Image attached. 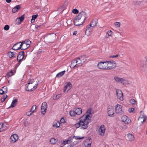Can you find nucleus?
I'll return each instance as SVG.
<instances>
[{
	"label": "nucleus",
	"mask_w": 147,
	"mask_h": 147,
	"mask_svg": "<svg viewBox=\"0 0 147 147\" xmlns=\"http://www.w3.org/2000/svg\"><path fill=\"white\" fill-rule=\"evenodd\" d=\"M37 85V82L35 81L34 79H31L26 85V90L28 91H32L36 89Z\"/></svg>",
	"instance_id": "2"
},
{
	"label": "nucleus",
	"mask_w": 147,
	"mask_h": 147,
	"mask_svg": "<svg viewBox=\"0 0 147 147\" xmlns=\"http://www.w3.org/2000/svg\"><path fill=\"white\" fill-rule=\"evenodd\" d=\"M69 113L70 115L72 117H75L76 116V113H75V111L74 110H72L71 111L69 112Z\"/></svg>",
	"instance_id": "38"
},
{
	"label": "nucleus",
	"mask_w": 147,
	"mask_h": 147,
	"mask_svg": "<svg viewBox=\"0 0 147 147\" xmlns=\"http://www.w3.org/2000/svg\"><path fill=\"white\" fill-rule=\"evenodd\" d=\"M61 96V94L56 95L54 94L52 97L53 99L54 100H57L60 98Z\"/></svg>",
	"instance_id": "31"
},
{
	"label": "nucleus",
	"mask_w": 147,
	"mask_h": 147,
	"mask_svg": "<svg viewBox=\"0 0 147 147\" xmlns=\"http://www.w3.org/2000/svg\"><path fill=\"white\" fill-rule=\"evenodd\" d=\"M71 87L72 84L70 82H68L66 83L64 86L63 92H67L71 89Z\"/></svg>",
	"instance_id": "12"
},
{
	"label": "nucleus",
	"mask_w": 147,
	"mask_h": 147,
	"mask_svg": "<svg viewBox=\"0 0 147 147\" xmlns=\"http://www.w3.org/2000/svg\"><path fill=\"white\" fill-rule=\"evenodd\" d=\"M14 74V73L13 72L12 70H11L9 72L7 73L5 77L7 78H8L9 77H11Z\"/></svg>",
	"instance_id": "36"
},
{
	"label": "nucleus",
	"mask_w": 147,
	"mask_h": 147,
	"mask_svg": "<svg viewBox=\"0 0 147 147\" xmlns=\"http://www.w3.org/2000/svg\"><path fill=\"white\" fill-rule=\"evenodd\" d=\"M20 8V5H18L14 7L12 9V11L13 13H15L16 12L18 9Z\"/></svg>",
	"instance_id": "33"
},
{
	"label": "nucleus",
	"mask_w": 147,
	"mask_h": 147,
	"mask_svg": "<svg viewBox=\"0 0 147 147\" xmlns=\"http://www.w3.org/2000/svg\"><path fill=\"white\" fill-rule=\"evenodd\" d=\"M2 90H3L4 92L6 93L7 92V88L6 87L4 86L2 88Z\"/></svg>",
	"instance_id": "54"
},
{
	"label": "nucleus",
	"mask_w": 147,
	"mask_h": 147,
	"mask_svg": "<svg viewBox=\"0 0 147 147\" xmlns=\"http://www.w3.org/2000/svg\"><path fill=\"white\" fill-rule=\"evenodd\" d=\"M97 24V22L96 20H92L90 24V27H91L92 28H93L94 26H96Z\"/></svg>",
	"instance_id": "35"
},
{
	"label": "nucleus",
	"mask_w": 147,
	"mask_h": 147,
	"mask_svg": "<svg viewBox=\"0 0 147 147\" xmlns=\"http://www.w3.org/2000/svg\"><path fill=\"white\" fill-rule=\"evenodd\" d=\"M23 42H24L27 46V47H29L31 44V41L29 40L26 39Z\"/></svg>",
	"instance_id": "40"
},
{
	"label": "nucleus",
	"mask_w": 147,
	"mask_h": 147,
	"mask_svg": "<svg viewBox=\"0 0 147 147\" xmlns=\"http://www.w3.org/2000/svg\"><path fill=\"white\" fill-rule=\"evenodd\" d=\"M128 111L129 113H134L135 112V109L134 108H131L130 109H129L128 110Z\"/></svg>",
	"instance_id": "48"
},
{
	"label": "nucleus",
	"mask_w": 147,
	"mask_h": 147,
	"mask_svg": "<svg viewBox=\"0 0 147 147\" xmlns=\"http://www.w3.org/2000/svg\"><path fill=\"white\" fill-rule=\"evenodd\" d=\"M6 123H0V132L6 130L7 128Z\"/></svg>",
	"instance_id": "17"
},
{
	"label": "nucleus",
	"mask_w": 147,
	"mask_h": 147,
	"mask_svg": "<svg viewBox=\"0 0 147 147\" xmlns=\"http://www.w3.org/2000/svg\"><path fill=\"white\" fill-rule=\"evenodd\" d=\"M121 121L126 124H129L131 123V120L125 115H123L121 117Z\"/></svg>",
	"instance_id": "13"
},
{
	"label": "nucleus",
	"mask_w": 147,
	"mask_h": 147,
	"mask_svg": "<svg viewBox=\"0 0 147 147\" xmlns=\"http://www.w3.org/2000/svg\"><path fill=\"white\" fill-rule=\"evenodd\" d=\"M74 138H75L76 140H80L84 138V137H81L79 136H74L72 137V139Z\"/></svg>",
	"instance_id": "44"
},
{
	"label": "nucleus",
	"mask_w": 147,
	"mask_h": 147,
	"mask_svg": "<svg viewBox=\"0 0 147 147\" xmlns=\"http://www.w3.org/2000/svg\"><path fill=\"white\" fill-rule=\"evenodd\" d=\"M78 67L81 66L87 60L85 55H83L75 59Z\"/></svg>",
	"instance_id": "3"
},
{
	"label": "nucleus",
	"mask_w": 147,
	"mask_h": 147,
	"mask_svg": "<svg viewBox=\"0 0 147 147\" xmlns=\"http://www.w3.org/2000/svg\"><path fill=\"white\" fill-rule=\"evenodd\" d=\"M24 15H22L19 18H17L16 20V23L17 24H20L24 19Z\"/></svg>",
	"instance_id": "19"
},
{
	"label": "nucleus",
	"mask_w": 147,
	"mask_h": 147,
	"mask_svg": "<svg viewBox=\"0 0 147 147\" xmlns=\"http://www.w3.org/2000/svg\"><path fill=\"white\" fill-rule=\"evenodd\" d=\"M16 53L15 52H9L8 53V55L10 57H12L15 56H16Z\"/></svg>",
	"instance_id": "37"
},
{
	"label": "nucleus",
	"mask_w": 147,
	"mask_h": 147,
	"mask_svg": "<svg viewBox=\"0 0 147 147\" xmlns=\"http://www.w3.org/2000/svg\"><path fill=\"white\" fill-rule=\"evenodd\" d=\"M93 28L91 27H88L86 31V35L87 36H89L91 34L92 30Z\"/></svg>",
	"instance_id": "24"
},
{
	"label": "nucleus",
	"mask_w": 147,
	"mask_h": 147,
	"mask_svg": "<svg viewBox=\"0 0 147 147\" xmlns=\"http://www.w3.org/2000/svg\"><path fill=\"white\" fill-rule=\"evenodd\" d=\"M92 141L90 138L86 139L84 142V144L86 147H90L91 146Z\"/></svg>",
	"instance_id": "16"
},
{
	"label": "nucleus",
	"mask_w": 147,
	"mask_h": 147,
	"mask_svg": "<svg viewBox=\"0 0 147 147\" xmlns=\"http://www.w3.org/2000/svg\"><path fill=\"white\" fill-rule=\"evenodd\" d=\"M24 53L23 51H21L19 53V54L18 56L17 60L19 61V62L24 58Z\"/></svg>",
	"instance_id": "22"
},
{
	"label": "nucleus",
	"mask_w": 147,
	"mask_h": 147,
	"mask_svg": "<svg viewBox=\"0 0 147 147\" xmlns=\"http://www.w3.org/2000/svg\"><path fill=\"white\" fill-rule=\"evenodd\" d=\"M124 36V35H121V36Z\"/></svg>",
	"instance_id": "64"
},
{
	"label": "nucleus",
	"mask_w": 147,
	"mask_h": 147,
	"mask_svg": "<svg viewBox=\"0 0 147 147\" xmlns=\"http://www.w3.org/2000/svg\"><path fill=\"white\" fill-rule=\"evenodd\" d=\"M119 56V55L118 54L116 55H112L110 56V58H116L117 57Z\"/></svg>",
	"instance_id": "56"
},
{
	"label": "nucleus",
	"mask_w": 147,
	"mask_h": 147,
	"mask_svg": "<svg viewBox=\"0 0 147 147\" xmlns=\"http://www.w3.org/2000/svg\"><path fill=\"white\" fill-rule=\"evenodd\" d=\"M120 83L124 85H126L129 84V82L127 80L123 78H122Z\"/></svg>",
	"instance_id": "30"
},
{
	"label": "nucleus",
	"mask_w": 147,
	"mask_h": 147,
	"mask_svg": "<svg viewBox=\"0 0 147 147\" xmlns=\"http://www.w3.org/2000/svg\"><path fill=\"white\" fill-rule=\"evenodd\" d=\"M97 67L100 69L107 70V61L98 62Z\"/></svg>",
	"instance_id": "7"
},
{
	"label": "nucleus",
	"mask_w": 147,
	"mask_h": 147,
	"mask_svg": "<svg viewBox=\"0 0 147 147\" xmlns=\"http://www.w3.org/2000/svg\"><path fill=\"white\" fill-rule=\"evenodd\" d=\"M113 32L111 30L108 31L106 33L107 34H108L109 36H112Z\"/></svg>",
	"instance_id": "45"
},
{
	"label": "nucleus",
	"mask_w": 147,
	"mask_h": 147,
	"mask_svg": "<svg viewBox=\"0 0 147 147\" xmlns=\"http://www.w3.org/2000/svg\"><path fill=\"white\" fill-rule=\"evenodd\" d=\"M77 144L78 142L77 141H75L71 144L70 146L73 147L75 145H76Z\"/></svg>",
	"instance_id": "51"
},
{
	"label": "nucleus",
	"mask_w": 147,
	"mask_h": 147,
	"mask_svg": "<svg viewBox=\"0 0 147 147\" xmlns=\"http://www.w3.org/2000/svg\"><path fill=\"white\" fill-rule=\"evenodd\" d=\"M57 140L53 138H51L50 141V143L52 144H55L57 142Z\"/></svg>",
	"instance_id": "42"
},
{
	"label": "nucleus",
	"mask_w": 147,
	"mask_h": 147,
	"mask_svg": "<svg viewBox=\"0 0 147 147\" xmlns=\"http://www.w3.org/2000/svg\"><path fill=\"white\" fill-rule=\"evenodd\" d=\"M122 78L117 76H115L114 78V80L116 82L120 83H121Z\"/></svg>",
	"instance_id": "34"
},
{
	"label": "nucleus",
	"mask_w": 147,
	"mask_h": 147,
	"mask_svg": "<svg viewBox=\"0 0 147 147\" xmlns=\"http://www.w3.org/2000/svg\"><path fill=\"white\" fill-rule=\"evenodd\" d=\"M18 139V135L14 134L11 136L10 137V142L12 143H14L16 142Z\"/></svg>",
	"instance_id": "15"
},
{
	"label": "nucleus",
	"mask_w": 147,
	"mask_h": 147,
	"mask_svg": "<svg viewBox=\"0 0 147 147\" xmlns=\"http://www.w3.org/2000/svg\"><path fill=\"white\" fill-rule=\"evenodd\" d=\"M86 17V13L82 11L75 18L79 19L80 20H81V22H80L82 23V22H84Z\"/></svg>",
	"instance_id": "5"
},
{
	"label": "nucleus",
	"mask_w": 147,
	"mask_h": 147,
	"mask_svg": "<svg viewBox=\"0 0 147 147\" xmlns=\"http://www.w3.org/2000/svg\"><path fill=\"white\" fill-rule=\"evenodd\" d=\"M115 111L116 113L119 115H121L123 113L122 107L119 104H117L115 107Z\"/></svg>",
	"instance_id": "10"
},
{
	"label": "nucleus",
	"mask_w": 147,
	"mask_h": 147,
	"mask_svg": "<svg viewBox=\"0 0 147 147\" xmlns=\"http://www.w3.org/2000/svg\"><path fill=\"white\" fill-rule=\"evenodd\" d=\"M60 125V123L57 121H55L53 124V127L55 128L56 129L59 127Z\"/></svg>",
	"instance_id": "23"
},
{
	"label": "nucleus",
	"mask_w": 147,
	"mask_h": 147,
	"mask_svg": "<svg viewBox=\"0 0 147 147\" xmlns=\"http://www.w3.org/2000/svg\"><path fill=\"white\" fill-rule=\"evenodd\" d=\"M77 31H74L73 33V35H76V34H77Z\"/></svg>",
	"instance_id": "58"
},
{
	"label": "nucleus",
	"mask_w": 147,
	"mask_h": 147,
	"mask_svg": "<svg viewBox=\"0 0 147 147\" xmlns=\"http://www.w3.org/2000/svg\"><path fill=\"white\" fill-rule=\"evenodd\" d=\"M9 25H6L5 26L4 28V29L5 30H8L9 29Z\"/></svg>",
	"instance_id": "52"
},
{
	"label": "nucleus",
	"mask_w": 147,
	"mask_h": 147,
	"mask_svg": "<svg viewBox=\"0 0 147 147\" xmlns=\"http://www.w3.org/2000/svg\"><path fill=\"white\" fill-rule=\"evenodd\" d=\"M81 20H80L79 19L75 18L74 21V25L77 26H79L82 25L84 22H82L81 23L80 22H81Z\"/></svg>",
	"instance_id": "18"
},
{
	"label": "nucleus",
	"mask_w": 147,
	"mask_h": 147,
	"mask_svg": "<svg viewBox=\"0 0 147 147\" xmlns=\"http://www.w3.org/2000/svg\"><path fill=\"white\" fill-rule=\"evenodd\" d=\"M75 67H78L77 63L76 62V60L75 59L71 61L70 65V67L71 68H73Z\"/></svg>",
	"instance_id": "25"
},
{
	"label": "nucleus",
	"mask_w": 147,
	"mask_h": 147,
	"mask_svg": "<svg viewBox=\"0 0 147 147\" xmlns=\"http://www.w3.org/2000/svg\"><path fill=\"white\" fill-rule=\"evenodd\" d=\"M21 49L24 50L26 49L28 47H27V45L23 41L21 42Z\"/></svg>",
	"instance_id": "28"
},
{
	"label": "nucleus",
	"mask_w": 147,
	"mask_h": 147,
	"mask_svg": "<svg viewBox=\"0 0 147 147\" xmlns=\"http://www.w3.org/2000/svg\"><path fill=\"white\" fill-rule=\"evenodd\" d=\"M38 15L36 14L35 15H33L32 16V18L31 20V23H34L35 22V19L38 17Z\"/></svg>",
	"instance_id": "41"
},
{
	"label": "nucleus",
	"mask_w": 147,
	"mask_h": 147,
	"mask_svg": "<svg viewBox=\"0 0 147 147\" xmlns=\"http://www.w3.org/2000/svg\"><path fill=\"white\" fill-rule=\"evenodd\" d=\"M124 127L125 129L127 128V126L126 125L124 126Z\"/></svg>",
	"instance_id": "61"
},
{
	"label": "nucleus",
	"mask_w": 147,
	"mask_h": 147,
	"mask_svg": "<svg viewBox=\"0 0 147 147\" xmlns=\"http://www.w3.org/2000/svg\"><path fill=\"white\" fill-rule=\"evenodd\" d=\"M116 67V63L114 61H107V70L114 69Z\"/></svg>",
	"instance_id": "8"
},
{
	"label": "nucleus",
	"mask_w": 147,
	"mask_h": 147,
	"mask_svg": "<svg viewBox=\"0 0 147 147\" xmlns=\"http://www.w3.org/2000/svg\"><path fill=\"white\" fill-rule=\"evenodd\" d=\"M65 71H64L58 73L57 74L56 77L58 78H59L61 77L65 74Z\"/></svg>",
	"instance_id": "39"
},
{
	"label": "nucleus",
	"mask_w": 147,
	"mask_h": 147,
	"mask_svg": "<svg viewBox=\"0 0 147 147\" xmlns=\"http://www.w3.org/2000/svg\"><path fill=\"white\" fill-rule=\"evenodd\" d=\"M17 102V100L16 99L14 100L12 102L11 106L9 107V108H12L14 107L16 105Z\"/></svg>",
	"instance_id": "32"
},
{
	"label": "nucleus",
	"mask_w": 147,
	"mask_h": 147,
	"mask_svg": "<svg viewBox=\"0 0 147 147\" xmlns=\"http://www.w3.org/2000/svg\"><path fill=\"white\" fill-rule=\"evenodd\" d=\"M73 13L74 14H77L78 13V11L76 9H74L72 11Z\"/></svg>",
	"instance_id": "50"
},
{
	"label": "nucleus",
	"mask_w": 147,
	"mask_h": 147,
	"mask_svg": "<svg viewBox=\"0 0 147 147\" xmlns=\"http://www.w3.org/2000/svg\"><path fill=\"white\" fill-rule=\"evenodd\" d=\"M127 137L128 140L132 142L135 140V137L134 136L131 134H128L127 135Z\"/></svg>",
	"instance_id": "21"
},
{
	"label": "nucleus",
	"mask_w": 147,
	"mask_h": 147,
	"mask_svg": "<svg viewBox=\"0 0 147 147\" xmlns=\"http://www.w3.org/2000/svg\"><path fill=\"white\" fill-rule=\"evenodd\" d=\"M47 107V104L46 102H43L41 107V113L44 115L45 113Z\"/></svg>",
	"instance_id": "14"
},
{
	"label": "nucleus",
	"mask_w": 147,
	"mask_h": 147,
	"mask_svg": "<svg viewBox=\"0 0 147 147\" xmlns=\"http://www.w3.org/2000/svg\"><path fill=\"white\" fill-rule=\"evenodd\" d=\"M116 90L117 98L121 101H123L124 98L122 92L119 89H116Z\"/></svg>",
	"instance_id": "11"
},
{
	"label": "nucleus",
	"mask_w": 147,
	"mask_h": 147,
	"mask_svg": "<svg viewBox=\"0 0 147 147\" xmlns=\"http://www.w3.org/2000/svg\"><path fill=\"white\" fill-rule=\"evenodd\" d=\"M11 0H6V1L8 3H9L11 1Z\"/></svg>",
	"instance_id": "59"
},
{
	"label": "nucleus",
	"mask_w": 147,
	"mask_h": 147,
	"mask_svg": "<svg viewBox=\"0 0 147 147\" xmlns=\"http://www.w3.org/2000/svg\"><path fill=\"white\" fill-rule=\"evenodd\" d=\"M146 119V117L145 115H141L138 118V120L140 122H144Z\"/></svg>",
	"instance_id": "26"
},
{
	"label": "nucleus",
	"mask_w": 147,
	"mask_h": 147,
	"mask_svg": "<svg viewBox=\"0 0 147 147\" xmlns=\"http://www.w3.org/2000/svg\"><path fill=\"white\" fill-rule=\"evenodd\" d=\"M145 60L141 62V69L143 71L147 72V56L145 58Z\"/></svg>",
	"instance_id": "6"
},
{
	"label": "nucleus",
	"mask_w": 147,
	"mask_h": 147,
	"mask_svg": "<svg viewBox=\"0 0 147 147\" xmlns=\"http://www.w3.org/2000/svg\"><path fill=\"white\" fill-rule=\"evenodd\" d=\"M7 95H5L3 97L1 98V101L2 102H3L7 98Z\"/></svg>",
	"instance_id": "47"
},
{
	"label": "nucleus",
	"mask_w": 147,
	"mask_h": 147,
	"mask_svg": "<svg viewBox=\"0 0 147 147\" xmlns=\"http://www.w3.org/2000/svg\"><path fill=\"white\" fill-rule=\"evenodd\" d=\"M20 43V42H19L15 44L13 47V49L15 50H17L19 49H21Z\"/></svg>",
	"instance_id": "20"
},
{
	"label": "nucleus",
	"mask_w": 147,
	"mask_h": 147,
	"mask_svg": "<svg viewBox=\"0 0 147 147\" xmlns=\"http://www.w3.org/2000/svg\"><path fill=\"white\" fill-rule=\"evenodd\" d=\"M92 109H90L86 111L85 114L79 118L78 122L74 125L76 128L81 127L83 129H87L92 117Z\"/></svg>",
	"instance_id": "1"
},
{
	"label": "nucleus",
	"mask_w": 147,
	"mask_h": 147,
	"mask_svg": "<svg viewBox=\"0 0 147 147\" xmlns=\"http://www.w3.org/2000/svg\"><path fill=\"white\" fill-rule=\"evenodd\" d=\"M72 139L71 137H69L67 140L63 141L62 142V144L65 145L67 144H69L72 141Z\"/></svg>",
	"instance_id": "27"
},
{
	"label": "nucleus",
	"mask_w": 147,
	"mask_h": 147,
	"mask_svg": "<svg viewBox=\"0 0 147 147\" xmlns=\"http://www.w3.org/2000/svg\"><path fill=\"white\" fill-rule=\"evenodd\" d=\"M36 105H33V106L31 109L30 111L33 113L36 112Z\"/></svg>",
	"instance_id": "43"
},
{
	"label": "nucleus",
	"mask_w": 147,
	"mask_h": 147,
	"mask_svg": "<svg viewBox=\"0 0 147 147\" xmlns=\"http://www.w3.org/2000/svg\"><path fill=\"white\" fill-rule=\"evenodd\" d=\"M106 130L105 126L104 125H101L97 130L98 134L100 136H103L105 135Z\"/></svg>",
	"instance_id": "4"
},
{
	"label": "nucleus",
	"mask_w": 147,
	"mask_h": 147,
	"mask_svg": "<svg viewBox=\"0 0 147 147\" xmlns=\"http://www.w3.org/2000/svg\"><path fill=\"white\" fill-rule=\"evenodd\" d=\"M146 134L147 135V131H146Z\"/></svg>",
	"instance_id": "63"
},
{
	"label": "nucleus",
	"mask_w": 147,
	"mask_h": 147,
	"mask_svg": "<svg viewBox=\"0 0 147 147\" xmlns=\"http://www.w3.org/2000/svg\"><path fill=\"white\" fill-rule=\"evenodd\" d=\"M75 111L76 115H80L82 113V110L80 108H77Z\"/></svg>",
	"instance_id": "29"
},
{
	"label": "nucleus",
	"mask_w": 147,
	"mask_h": 147,
	"mask_svg": "<svg viewBox=\"0 0 147 147\" xmlns=\"http://www.w3.org/2000/svg\"><path fill=\"white\" fill-rule=\"evenodd\" d=\"M114 24L117 28H119L120 26V23L119 22H116L114 23Z\"/></svg>",
	"instance_id": "49"
},
{
	"label": "nucleus",
	"mask_w": 147,
	"mask_h": 147,
	"mask_svg": "<svg viewBox=\"0 0 147 147\" xmlns=\"http://www.w3.org/2000/svg\"><path fill=\"white\" fill-rule=\"evenodd\" d=\"M5 93L3 91V90L1 89L0 90V94H3Z\"/></svg>",
	"instance_id": "57"
},
{
	"label": "nucleus",
	"mask_w": 147,
	"mask_h": 147,
	"mask_svg": "<svg viewBox=\"0 0 147 147\" xmlns=\"http://www.w3.org/2000/svg\"><path fill=\"white\" fill-rule=\"evenodd\" d=\"M60 122L62 123H65V121L63 117H62L60 119Z\"/></svg>",
	"instance_id": "55"
},
{
	"label": "nucleus",
	"mask_w": 147,
	"mask_h": 147,
	"mask_svg": "<svg viewBox=\"0 0 147 147\" xmlns=\"http://www.w3.org/2000/svg\"><path fill=\"white\" fill-rule=\"evenodd\" d=\"M107 113L108 116L110 117H113L114 115V109L111 106H109L107 109Z\"/></svg>",
	"instance_id": "9"
},
{
	"label": "nucleus",
	"mask_w": 147,
	"mask_h": 147,
	"mask_svg": "<svg viewBox=\"0 0 147 147\" xmlns=\"http://www.w3.org/2000/svg\"><path fill=\"white\" fill-rule=\"evenodd\" d=\"M129 102L132 105H135L136 103V101L134 99H131L130 100Z\"/></svg>",
	"instance_id": "46"
},
{
	"label": "nucleus",
	"mask_w": 147,
	"mask_h": 147,
	"mask_svg": "<svg viewBox=\"0 0 147 147\" xmlns=\"http://www.w3.org/2000/svg\"><path fill=\"white\" fill-rule=\"evenodd\" d=\"M32 113H33L31 111H30L26 112L25 113V115L27 116H29Z\"/></svg>",
	"instance_id": "53"
},
{
	"label": "nucleus",
	"mask_w": 147,
	"mask_h": 147,
	"mask_svg": "<svg viewBox=\"0 0 147 147\" xmlns=\"http://www.w3.org/2000/svg\"><path fill=\"white\" fill-rule=\"evenodd\" d=\"M139 3H140V2H139V1H137V2H136V3H137L138 4H139Z\"/></svg>",
	"instance_id": "62"
},
{
	"label": "nucleus",
	"mask_w": 147,
	"mask_h": 147,
	"mask_svg": "<svg viewBox=\"0 0 147 147\" xmlns=\"http://www.w3.org/2000/svg\"><path fill=\"white\" fill-rule=\"evenodd\" d=\"M52 34V35L51 36H57V35H56V34Z\"/></svg>",
	"instance_id": "60"
}]
</instances>
